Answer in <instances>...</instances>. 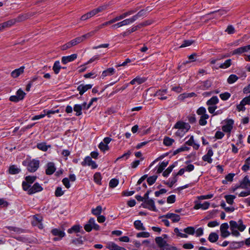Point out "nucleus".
Returning a JSON list of instances; mask_svg holds the SVG:
<instances>
[{
    "label": "nucleus",
    "mask_w": 250,
    "mask_h": 250,
    "mask_svg": "<svg viewBox=\"0 0 250 250\" xmlns=\"http://www.w3.org/2000/svg\"><path fill=\"white\" fill-rule=\"evenodd\" d=\"M77 55L76 54H73L68 56H63L62 58V62L63 64H66L69 62L73 61L77 58Z\"/></svg>",
    "instance_id": "15"
},
{
    "label": "nucleus",
    "mask_w": 250,
    "mask_h": 250,
    "mask_svg": "<svg viewBox=\"0 0 250 250\" xmlns=\"http://www.w3.org/2000/svg\"><path fill=\"white\" fill-rule=\"evenodd\" d=\"M157 178V176H152L149 177L147 179V182L149 185H152L155 182Z\"/></svg>",
    "instance_id": "56"
},
{
    "label": "nucleus",
    "mask_w": 250,
    "mask_h": 250,
    "mask_svg": "<svg viewBox=\"0 0 250 250\" xmlns=\"http://www.w3.org/2000/svg\"><path fill=\"white\" fill-rule=\"evenodd\" d=\"M141 205L144 208H148V209L154 211H157L155 204H141Z\"/></svg>",
    "instance_id": "47"
},
{
    "label": "nucleus",
    "mask_w": 250,
    "mask_h": 250,
    "mask_svg": "<svg viewBox=\"0 0 250 250\" xmlns=\"http://www.w3.org/2000/svg\"><path fill=\"white\" fill-rule=\"evenodd\" d=\"M84 229L86 232H90L92 229L99 230L100 227L98 225L94 218H90L88 221L84 225Z\"/></svg>",
    "instance_id": "3"
},
{
    "label": "nucleus",
    "mask_w": 250,
    "mask_h": 250,
    "mask_svg": "<svg viewBox=\"0 0 250 250\" xmlns=\"http://www.w3.org/2000/svg\"><path fill=\"white\" fill-rule=\"evenodd\" d=\"M56 170L55 165L52 162L48 163L47 165V168L45 173L47 175H52Z\"/></svg>",
    "instance_id": "17"
},
{
    "label": "nucleus",
    "mask_w": 250,
    "mask_h": 250,
    "mask_svg": "<svg viewBox=\"0 0 250 250\" xmlns=\"http://www.w3.org/2000/svg\"><path fill=\"white\" fill-rule=\"evenodd\" d=\"M37 146L38 148L44 151H46L48 148L50 147V146H47L45 143H39L37 145Z\"/></svg>",
    "instance_id": "45"
},
{
    "label": "nucleus",
    "mask_w": 250,
    "mask_h": 250,
    "mask_svg": "<svg viewBox=\"0 0 250 250\" xmlns=\"http://www.w3.org/2000/svg\"><path fill=\"white\" fill-rule=\"evenodd\" d=\"M167 217L171 219L173 222H177L180 219L179 215L173 213H168L167 215Z\"/></svg>",
    "instance_id": "27"
},
{
    "label": "nucleus",
    "mask_w": 250,
    "mask_h": 250,
    "mask_svg": "<svg viewBox=\"0 0 250 250\" xmlns=\"http://www.w3.org/2000/svg\"><path fill=\"white\" fill-rule=\"evenodd\" d=\"M95 34V31H91L86 34H84L82 36H81L82 41H84L86 39H88L92 36H93Z\"/></svg>",
    "instance_id": "59"
},
{
    "label": "nucleus",
    "mask_w": 250,
    "mask_h": 250,
    "mask_svg": "<svg viewBox=\"0 0 250 250\" xmlns=\"http://www.w3.org/2000/svg\"><path fill=\"white\" fill-rule=\"evenodd\" d=\"M234 122L231 119L227 120V124L222 127V130L226 132H230L232 128V125Z\"/></svg>",
    "instance_id": "14"
},
{
    "label": "nucleus",
    "mask_w": 250,
    "mask_h": 250,
    "mask_svg": "<svg viewBox=\"0 0 250 250\" xmlns=\"http://www.w3.org/2000/svg\"><path fill=\"white\" fill-rule=\"evenodd\" d=\"M149 236H150L149 233L148 232H146V231L140 232L139 233H138L136 235V236L138 238H140V237L148 238L149 237Z\"/></svg>",
    "instance_id": "54"
},
{
    "label": "nucleus",
    "mask_w": 250,
    "mask_h": 250,
    "mask_svg": "<svg viewBox=\"0 0 250 250\" xmlns=\"http://www.w3.org/2000/svg\"><path fill=\"white\" fill-rule=\"evenodd\" d=\"M134 22V21L133 19L132 18V17H131L129 19H125L121 21H120L119 22H117V23L113 24L112 26V27L114 29L117 28H120L122 26L129 25Z\"/></svg>",
    "instance_id": "5"
},
{
    "label": "nucleus",
    "mask_w": 250,
    "mask_h": 250,
    "mask_svg": "<svg viewBox=\"0 0 250 250\" xmlns=\"http://www.w3.org/2000/svg\"><path fill=\"white\" fill-rule=\"evenodd\" d=\"M225 198L228 203H232L235 198V196L232 195H226Z\"/></svg>",
    "instance_id": "61"
},
{
    "label": "nucleus",
    "mask_w": 250,
    "mask_h": 250,
    "mask_svg": "<svg viewBox=\"0 0 250 250\" xmlns=\"http://www.w3.org/2000/svg\"><path fill=\"white\" fill-rule=\"evenodd\" d=\"M61 68V66L60 65V62L59 61H56L53 66V70L54 73L56 74H57L59 73L60 70Z\"/></svg>",
    "instance_id": "36"
},
{
    "label": "nucleus",
    "mask_w": 250,
    "mask_h": 250,
    "mask_svg": "<svg viewBox=\"0 0 250 250\" xmlns=\"http://www.w3.org/2000/svg\"><path fill=\"white\" fill-rule=\"evenodd\" d=\"M177 178L176 175H175L172 179H169V181L165 183L166 184L168 185L170 188H171L172 186L177 182Z\"/></svg>",
    "instance_id": "51"
},
{
    "label": "nucleus",
    "mask_w": 250,
    "mask_h": 250,
    "mask_svg": "<svg viewBox=\"0 0 250 250\" xmlns=\"http://www.w3.org/2000/svg\"><path fill=\"white\" fill-rule=\"evenodd\" d=\"M208 118L209 116L208 115H204L203 116H201L199 121L200 125H205L207 123L206 120Z\"/></svg>",
    "instance_id": "43"
},
{
    "label": "nucleus",
    "mask_w": 250,
    "mask_h": 250,
    "mask_svg": "<svg viewBox=\"0 0 250 250\" xmlns=\"http://www.w3.org/2000/svg\"><path fill=\"white\" fill-rule=\"evenodd\" d=\"M168 165V162H163L161 163L160 165L159 166L158 169H157V173H161L163 170L165 168V167L167 166Z\"/></svg>",
    "instance_id": "49"
},
{
    "label": "nucleus",
    "mask_w": 250,
    "mask_h": 250,
    "mask_svg": "<svg viewBox=\"0 0 250 250\" xmlns=\"http://www.w3.org/2000/svg\"><path fill=\"white\" fill-rule=\"evenodd\" d=\"M197 113L201 116H203L204 115H208L206 113V110L205 108L203 107H200L197 111Z\"/></svg>",
    "instance_id": "62"
},
{
    "label": "nucleus",
    "mask_w": 250,
    "mask_h": 250,
    "mask_svg": "<svg viewBox=\"0 0 250 250\" xmlns=\"http://www.w3.org/2000/svg\"><path fill=\"white\" fill-rule=\"evenodd\" d=\"M241 187L244 188H247L250 187V181L247 176H245L241 183Z\"/></svg>",
    "instance_id": "34"
},
{
    "label": "nucleus",
    "mask_w": 250,
    "mask_h": 250,
    "mask_svg": "<svg viewBox=\"0 0 250 250\" xmlns=\"http://www.w3.org/2000/svg\"><path fill=\"white\" fill-rule=\"evenodd\" d=\"M102 209V207L101 206H98L95 208L92 209V213L96 216H98L101 214Z\"/></svg>",
    "instance_id": "42"
},
{
    "label": "nucleus",
    "mask_w": 250,
    "mask_h": 250,
    "mask_svg": "<svg viewBox=\"0 0 250 250\" xmlns=\"http://www.w3.org/2000/svg\"><path fill=\"white\" fill-rule=\"evenodd\" d=\"M135 228L138 230H145L143 223L140 220H136L134 223Z\"/></svg>",
    "instance_id": "41"
},
{
    "label": "nucleus",
    "mask_w": 250,
    "mask_h": 250,
    "mask_svg": "<svg viewBox=\"0 0 250 250\" xmlns=\"http://www.w3.org/2000/svg\"><path fill=\"white\" fill-rule=\"evenodd\" d=\"M24 67L21 66L18 69H16L11 72V76L14 78L18 77L20 75L22 74L24 72Z\"/></svg>",
    "instance_id": "18"
},
{
    "label": "nucleus",
    "mask_w": 250,
    "mask_h": 250,
    "mask_svg": "<svg viewBox=\"0 0 250 250\" xmlns=\"http://www.w3.org/2000/svg\"><path fill=\"white\" fill-rule=\"evenodd\" d=\"M32 219L31 223L33 226H36L40 229L43 228L42 217L41 216L36 215L33 216Z\"/></svg>",
    "instance_id": "7"
},
{
    "label": "nucleus",
    "mask_w": 250,
    "mask_h": 250,
    "mask_svg": "<svg viewBox=\"0 0 250 250\" xmlns=\"http://www.w3.org/2000/svg\"><path fill=\"white\" fill-rule=\"evenodd\" d=\"M109 6V4H104L101 5L99 7H98V8H95L93 10L94 11L95 14L96 15L100 12H102L106 10L107 9H108Z\"/></svg>",
    "instance_id": "23"
},
{
    "label": "nucleus",
    "mask_w": 250,
    "mask_h": 250,
    "mask_svg": "<svg viewBox=\"0 0 250 250\" xmlns=\"http://www.w3.org/2000/svg\"><path fill=\"white\" fill-rule=\"evenodd\" d=\"M16 21L15 20H11L8 21L6 22H4L1 24L2 29H4L5 28L9 27L15 24Z\"/></svg>",
    "instance_id": "30"
},
{
    "label": "nucleus",
    "mask_w": 250,
    "mask_h": 250,
    "mask_svg": "<svg viewBox=\"0 0 250 250\" xmlns=\"http://www.w3.org/2000/svg\"><path fill=\"white\" fill-rule=\"evenodd\" d=\"M22 186L23 189L26 191L28 194H33L36 192L42 190L43 188L38 183H35L32 187L25 182H22Z\"/></svg>",
    "instance_id": "2"
},
{
    "label": "nucleus",
    "mask_w": 250,
    "mask_h": 250,
    "mask_svg": "<svg viewBox=\"0 0 250 250\" xmlns=\"http://www.w3.org/2000/svg\"><path fill=\"white\" fill-rule=\"evenodd\" d=\"M229 225L228 223L222 224L220 226V231L221 236L223 238H226L230 235V232L228 231Z\"/></svg>",
    "instance_id": "10"
},
{
    "label": "nucleus",
    "mask_w": 250,
    "mask_h": 250,
    "mask_svg": "<svg viewBox=\"0 0 250 250\" xmlns=\"http://www.w3.org/2000/svg\"><path fill=\"white\" fill-rule=\"evenodd\" d=\"M23 165L27 166V170L30 172L36 171L39 167V161L33 159L30 162L23 161Z\"/></svg>",
    "instance_id": "4"
},
{
    "label": "nucleus",
    "mask_w": 250,
    "mask_h": 250,
    "mask_svg": "<svg viewBox=\"0 0 250 250\" xmlns=\"http://www.w3.org/2000/svg\"><path fill=\"white\" fill-rule=\"evenodd\" d=\"M238 80V77L236 75L231 74L228 78L227 82L229 84H232Z\"/></svg>",
    "instance_id": "38"
},
{
    "label": "nucleus",
    "mask_w": 250,
    "mask_h": 250,
    "mask_svg": "<svg viewBox=\"0 0 250 250\" xmlns=\"http://www.w3.org/2000/svg\"><path fill=\"white\" fill-rule=\"evenodd\" d=\"M119 21H120V20L117 16L116 17H115L114 18L111 19V20L103 23V24L100 25V26L102 28H103L104 26H106L107 25L112 24V23H115V22Z\"/></svg>",
    "instance_id": "35"
},
{
    "label": "nucleus",
    "mask_w": 250,
    "mask_h": 250,
    "mask_svg": "<svg viewBox=\"0 0 250 250\" xmlns=\"http://www.w3.org/2000/svg\"><path fill=\"white\" fill-rule=\"evenodd\" d=\"M175 167L174 165H172L168 167L167 169L163 173V175L164 177H167L169 174L172 171L173 168Z\"/></svg>",
    "instance_id": "52"
},
{
    "label": "nucleus",
    "mask_w": 250,
    "mask_h": 250,
    "mask_svg": "<svg viewBox=\"0 0 250 250\" xmlns=\"http://www.w3.org/2000/svg\"><path fill=\"white\" fill-rule=\"evenodd\" d=\"M221 206L225 211L229 213L232 212L237 208L233 204H221Z\"/></svg>",
    "instance_id": "13"
},
{
    "label": "nucleus",
    "mask_w": 250,
    "mask_h": 250,
    "mask_svg": "<svg viewBox=\"0 0 250 250\" xmlns=\"http://www.w3.org/2000/svg\"><path fill=\"white\" fill-rule=\"evenodd\" d=\"M235 174L229 173L226 176L225 179L223 180L222 183L224 184H227L228 182H232Z\"/></svg>",
    "instance_id": "39"
},
{
    "label": "nucleus",
    "mask_w": 250,
    "mask_h": 250,
    "mask_svg": "<svg viewBox=\"0 0 250 250\" xmlns=\"http://www.w3.org/2000/svg\"><path fill=\"white\" fill-rule=\"evenodd\" d=\"M137 11V9H131V10H128V11L125 12V13L121 14L120 15L118 16V17L120 21L121 20L125 19L127 16H130V15H131L134 14Z\"/></svg>",
    "instance_id": "19"
},
{
    "label": "nucleus",
    "mask_w": 250,
    "mask_h": 250,
    "mask_svg": "<svg viewBox=\"0 0 250 250\" xmlns=\"http://www.w3.org/2000/svg\"><path fill=\"white\" fill-rule=\"evenodd\" d=\"M51 232L53 235L58 236L60 237V238H63L65 235V233L63 231L58 229H53L51 230Z\"/></svg>",
    "instance_id": "20"
},
{
    "label": "nucleus",
    "mask_w": 250,
    "mask_h": 250,
    "mask_svg": "<svg viewBox=\"0 0 250 250\" xmlns=\"http://www.w3.org/2000/svg\"><path fill=\"white\" fill-rule=\"evenodd\" d=\"M183 231L187 235H193L195 233V229L193 227H188L185 228L183 229Z\"/></svg>",
    "instance_id": "40"
},
{
    "label": "nucleus",
    "mask_w": 250,
    "mask_h": 250,
    "mask_svg": "<svg viewBox=\"0 0 250 250\" xmlns=\"http://www.w3.org/2000/svg\"><path fill=\"white\" fill-rule=\"evenodd\" d=\"M119 184V181L116 179H112L109 183V186L110 188H114L116 187Z\"/></svg>",
    "instance_id": "55"
},
{
    "label": "nucleus",
    "mask_w": 250,
    "mask_h": 250,
    "mask_svg": "<svg viewBox=\"0 0 250 250\" xmlns=\"http://www.w3.org/2000/svg\"><path fill=\"white\" fill-rule=\"evenodd\" d=\"M219 102V99L217 96H213L211 98L208 100L207 104L208 105H214L217 104Z\"/></svg>",
    "instance_id": "31"
},
{
    "label": "nucleus",
    "mask_w": 250,
    "mask_h": 250,
    "mask_svg": "<svg viewBox=\"0 0 250 250\" xmlns=\"http://www.w3.org/2000/svg\"><path fill=\"white\" fill-rule=\"evenodd\" d=\"M92 84H80L77 87L78 91H79V94L81 95H82L85 92H86L88 89H90L92 88Z\"/></svg>",
    "instance_id": "11"
},
{
    "label": "nucleus",
    "mask_w": 250,
    "mask_h": 250,
    "mask_svg": "<svg viewBox=\"0 0 250 250\" xmlns=\"http://www.w3.org/2000/svg\"><path fill=\"white\" fill-rule=\"evenodd\" d=\"M174 231L177 236L181 238H187L188 237V235L183 231V230L179 229L177 228L174 229Z\"/></svg>",
    "instance_id": "24"
},
{
    "label": "nucleus",
    "mask_w": 250,
    "mask_h": 250,
    "mask_svg": "<svg viewBox=\"0 0 250 250\" xmlns=\"http://www.w3.org/2000/svg\"><path fill=\"white\" fill-rule=\"evenodd\" d=\"M209 204H195L193 208L195 209L201 208L203 210L207 209L209 207Z\"/></svg>",
    "instance_id": "44"
},
{
    "label": "nucleus",
    "mask_w": 250,
    "mask_h": 250,
    "mask_svg": "<svg viewBox=\"0 0 250 250\" xmlns=\"http://www.w3.org/2000/svg\"><path fill=\"white\" fill-rule=\"evenodd\" d=\"M219 238L218 235L215 232H211L208 237V240L211 243L216 242Z\"/></svg>",
    "instance_id": "28"
},
{
    "label": "nucleus",
    "mask_w": 250,
    "mask_h": 250,
    "mask_svg": "<svg viewBox=\"0 0 250 250\" xmlns=\"http://www.w3.org/2000/svg\"><path fill=\"white\" fill-rule=\"evenodd\" d=\"M204 233V229L203 228H199L197 229L196 230H195V235L196 237H199L202 236Z\"/></svg>",
    "instance_id": "63"
},
{
    "label": "nucleus",
    "mask_w": 250,
    "mask_h": 250,
    "mask_svg": "<svg viewBox=\"0 0 250 250\" xmlns=\"http://www.w3.org/2000/svg\"><path fill=\"white\" fill-rule=\"evenodd\" d=\"M59 110L58 109H57L56 110H44L43 111V113H44L45 115H47L48 117H50V115L51 114H55L56 113H59Z\"/></svg>",
    "instance_id": "57"
},
{
    "label": "nucleus",
    "mask_w": 250,
    "mask_h": 250,
    "mask_svg": "<svg viewBox=\"0 0 250 250\" xmlns=\"http://www.w3.org/2000/svg\"><path fill=\"white\" fill-rule=\"evenodd\" d=\"M174 128L181 129L185 133L189 129L190 126L188 123L179 121L175 125Z\"/></svg>",
    "instance_id": "8"
},
{
    "label": "nucleus",
    "mask_w": 250,
    "mask_h": 250,
    "mask_svg": "<svg viewBox=\"0 0 250 250\" xmlns=\"http://www.w3.org/2000/svg\"><path fill=\"white\" fill-rule=\"evenodd\" d=\"M95 15H96V14L94 12V10H92L91 11L87 13L86 14L83 15L81 18V20L82 21H85L87 19H89L92 18V17L94 16Z\"/></svg>",
    "instance_id": "26"
},
{
    "label": "nucleus",
    "mask_w": 250,
    "mask_h": 250,
    "mask_svg": "<svg viewBox=\"0 0 250 250\" xmlns=\"http://www.w3.org/2000/svg\"><path fill=\"white\" fill-rule=\"evenodd\" d=\"M174 142V140L168 137H165L163 140V143L166 146H170Z\"/></svg>",
    "instance_id": "37"
},
{
    "label": "nucleus",
    "mask_w": 250,
    "mask_h": 250,
    "mask_svg": "<svg viewBox=\"0 0 250 250\" xmlns=\"http://www.w3.org/2000/svg\"><path fill=\"white\" fill-rule=\"evenodd\" d=\"M106 248L109 250H126L125 249L118 246L115 243L109 242L106 244Z\"/></svg>",
    "instance_id": "12"
},
{
    "label": "nucleus",
    "mask_w": 250,
    "mask_h": 250,
    "mask_svg": "<svg viewBox=\"0 0 250 250\" xmlns=\"http://www.w3.org/2000/svg\"><path fill=\"white\" fill-rule=\"evenodd\" d=\"M81 165L83 166H85L86 165L90 166L92 168H96L98 167L95 162L93 161L91 158L89 156L86 157L83 161L81 163Z\"/></svg>",
    "instance_id": "9"
},
{
    "label": "nucleus",
    "mask_w": 250,
    "mask_h": 250,
    "mask_svg": "<svg viewBox=\"0 0 250 250\" xmlns=\"http://www.w3.org/2000/svg\"><path fill=\"white\" fill-rule=\"evenodd\" d=\"M82 42H83V41L82 40L81 37H79L76 38L75 39L72 40V41H70V42L71 43L72 46H73Z\"/></svg>",
    "instance_id": "53"
},
{
    "label": "nucleus",
    "mask_w": 250,
    "mask_h": 250,
    "mask_svg": "<svg viewBox=\"0 0 250 250\" xmlns=\"http://www.w3.org/2000/svg\"><path fill=\"white\" fill-rule=\"evenodd\" d=\"M229 226L231 234L236 237L239 236L240 235L238 231L242 232L246 228L241 219L238 220V221L233 220L230 221Z\"/></svg>",
    "instance_id": "1"
},
{
    "label": "nucleus",
    "mask_w": 250,
    "mask_h": 250,
    "mask_svg": "<svg viewBox=\"0 0 250 250\" xmlns=\"http://www.w3.org/2000/svg\"><path fill=\"white\" fill-rule=\"evenodd\" d=\"M230 97V94L228 92H225L220 94V98L224 101L228 100Z\"/></svg>",
    "instance_id": "60"
},
{
    "label": "nucleus",
    "mask_w": 250,
    "mask_h": 250,
    "mask_svg": "<svg viewBox=\"0 0 250 250\" xmlns=\"http://www.w3.org/2000/svg\"><path fill=\"white\" fill-rule=\"evenodd\" d=\"M145 81V78L137 77L136 78L131 80L129 83L132 85L135 84V83H138L140 84L144 83Z\"/></svg>",
    "instance_id": "25"
},
{
    "label": "nucleus",
    "mask_w": 250,
    "mask_h": 250,
    "mask_svg": "<svg viewBox=\"0 0 250 250\" xmlns=\"http://www.w3.org/2000/svg\"><path fill=\"white\" fill-rule=\"evenodd\" d=\"M82 229V227L80 225H74L67 230V232L68 233H72L73 232H82V233H83L84 231Z\"/></svg>",
    "instance_id": "16"
},
{
    "label": "nucleus",
    "mask_w": 250,
    "mask_h": 250,
    "mask_svg": "<svg viewBox=\"0 0 250 250\" xmlns=\"http://www.w3.org/2000/svg\"><path fill=\"white\" fill-rule=\"evenodd\" d=\"M99 148L103 151H105L109 149L108 146L104 142H101L99 145Z\"/></svg>",
    "instance_id": "58"
},
{
    "label": "nucleus",
    "mask_w": 250,
    "mask_h": 250,
    "mask_svg": "<svg viewBox=\"0 0 250 250\" xmlns=\"http://www.w3.org/2000/svg\"><path fill=\"white\" fill-rule=\"evenodd\" d=\"M155 241L161 249H162L167 245L166 241L162 237H157L155 238Z\"/></svg>",
    "instance_id": "22"
},
{
    "label": "nucleus",
    "mask_w": 250,
    "mask_h": 250,
    "mask_svg": "<svg viewBox=\"0 0 250 250\" xmlns=\"http://www.w3.org/2000/svg\"><path fill=\"white\" fill-rule=\"evenodd\" d=\"M115 72V70L113 68H108L104 70L102 74V77L104 78L108 76H111Z\"/></svg>",
    "instance_id": "21"
},
{
    "label": "nucleus",
    "mask_w": 250,
    "mask_h": 250,
    "mask_svg": "<svg viewBox=\"0 0 250 250\" xmlns=\"http://www.w3.org/2000/svg\"><path fill=\"white\" fill-rule=\"evenodd\" d=\"M102 177L99 172H96L94 175V180L95 183L100 185L101 184Z\"/></svg>",
    "instance_id": "48"
},
{
    "label": "nucleus",
    "mask_w": 250,
    "mask_h": 250,
    "mask_svg": "<svg viewBox=\"0 0 250 250\" xmlns=\"http://www.w3.org/2000/svg\"><path fill=\"white\" fill-rule=\"evenodd\" d=\"M231 62V60L230 59H228L226 60L224 63H221L219 67L220 68L226 69L230 66Z\"/></svg>",
    "instance_id": "46"
},
{
    "label": "nucleus",
    "mask_w": 250,
    "mask_h": 250,
    "mask_svg": "<svg viewBox=\"0 0 250 250\" xmlns=\"http://www.w3.org/2000/svg\"><path fill=\"white\" fill-rule=\"evenodd\" d=\"M242 104H244V105L250 104V95L244 98L241 101Z\"/></svg>",
    "instance_id": "64"
},
{
    "label": "nucleus",
    "mask_w": 250,
    "mask_h": 250,
    "mask_svg": "<svg viewBox=\"0 0 250 250\" xmlns=\"http://www.w3.org/2000/svg\"><path fill=\"white\" fill-rule=\"evenodd\" d=\"M82 105L79 104H75L73 107V110L76 112V115L77 116H80L82 114Z\"/></svg>",
    "instance_id": "29"
},
{
    "label": "nucleus",
    "mask_w": 250,
    "mask_h": 250,
    "mask_svg": "<svg viewBox=\"0 0 250 250\" xmlns=\"http://www.w3.org/2000/svg\"><path fill=\"white\" fill-rule=\"evenodd\" d=\"M36 178V176H28L25 177L26 181L25 182L31 186V184L34 182Z\"/></svg>",
    "instance_id": "50"
},
{
    "label": "nucleus",
    "mask_w": 250,
    "mask_h": 250,
    "mask_svg": "<svg viewBox=\"0 0 250 250\" xmlns=\"http://www.w3.org/2000/svg\"><path fill=\"white\" fill-rule=\"evenodd\" d=\"M25 95V93L21 89H19L16 92V95L11 96L9 100L14 102H18L20 100H22Z\"/></svg>",
    "instance_id": "6"
},
{
    "label": "nucleus",
    "mask_w": 250,
    "mask_h": 250,
    "mask_svg": "<svg viewBox=\"0 0 250 250\" xmlns=\"http://www.w3.org/2000/svg\"><path fill=\"white\" fill-rule=\"evenodd\" d=\"M146 15V10L144 9L141 10L136 15L133 16L132 17L134 21L137 20L138 18L144 17Z\"/></svg>",
    "instance_id": "32"
},
{
    "label": "nucleus",
    "mask_w": 250,
    "mask_h": 250,
    "mask_svg": "<svg viewBox=\"0 0 250 250\" xmlns=\"http://www.w3.org/2000/svg\"><path fill=\"white\" fill-rule=\"evenodd\" d=\"M20 171H21V169L15 165L10 166L9 168V173H10L11 174H18Z\"/></svg>",
    "instance_id": "33"
}]
</instances>
